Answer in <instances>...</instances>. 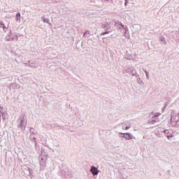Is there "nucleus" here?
<instances>
[{
	"label": "nucleus",
	"mask_w": 179,
	"mask_h": 179,
	"mask_svg": "<svg viewBox=\"0 0 179 179\" xmlns=\"http://www.w3.org/2000/svg\"><path fill=\"white\" fill-rule=\"evenodd\" d=\"M106 1H109V0H106Z\"/></svg>",
	"instance_id": "f704fd0d"
},
{
	"label": "nucleus",
	"mask_w": 179,
	"mask_h": 179,
	"mask_svg": "<svg viewBox=\"0 0 179 179\" xmlns=\"http://www.w3.org/2000/svg\"><path fill=\"white\" fill-rule=\"evenodd\" d=\"M126 72L127 73H131L132 76H135L136 75V70L134 67H129V69H126Z\"/></svg>",
	"instance_id": "39448f33"
},
{
	"label": "nucleus",
	"mask_w": 179,
	"mask_h": 179,
	"mask_svg": "<svg viewBox=\"0 0 179 179\" xmlns=\"http://www.w3.org/2000/svg\"><path fill=\"white\" fill-rule=\"evenodd\" d=\"M0 29H3V30L5 33H6V31H8V27H6V26H5V23H3V22H0Z\"/></svg>",
	"instance_id": "9d476101"
},
{
	"label": "nucleus",
	"mask_w": 179,
	"mask_h": 179,
	"mask_svg": "<svg viewBox=\"0 0 179 179\" xmlns=\"http://www.w3.org/2000/svg\"><path fill=\"white\" fill-rule=\"evenodd\" d=\"M89 34H90V32L87 31L84 33L83 36L86 37V36H89Z\"/></svg>",
	"instance_id": "393cba45"
},
{
	"label": "nucleus",
	"mask_w": 179,
	"mask_h": 179,
	"mask_svg": "<svg viewBox=\"0 0 179 179\" xmlns=\"http://www.w3.org/2000/svg\"><path fill=\"white\" fill-rule=\"evenodd\" d=\"M108 33H110V31L103 32V33L101 34V36H104V35H106V34H108Z\"/></svg>",
	"instance_id": "bb28decb"
},
{
	"label": "nucleus",
	"mask_w": 179,
	"mask_h": 179,
	"mask_svg": "<svg viewBox=\"0 0 179 179\" xmlns=\"http://www.w3.org/2000/svg\"><path fill=\"white\" fill-rule=\"evenodd\" d=\"M165 131H166V129L164 128H162V127L158 128V132H162L163 134H164Z\"/></svg>",
	"instance_id": "a211bd4d"
},
{
	"label": "nucleus",
	"mask_w": 179,
	"mask_h": 179,
	"mask_svg": "<svg viewBox=\"0 0 179 179\" xmlns=\"http://www.w3.org/2000/svg\"><path fill=\"white\" fill-rule=\"evenodd\" d=\"M19 124H17L18 128H21L22 131H24L26 129V125H27V120H26V116L24 115H22L19 119Z\"/></svg>",
	"instance_id": "f03ea898"
},
{
	"label": "nucleus",
	"mask_w": 179,
	"mask_h": 179,
	"mask_svg": "<svg viewBox=\"0 0 179 179\" xmlns=\"http://www.w3.org/2000/svg\"><path fill=\"white\" fill-rule=\"evenodd\" d=\"M174 136L173 135V133H171V134H168V136H166L167 139H171V138H173Z\"/></svg>",
	"instance_id": "4be33fe9"
},
{
	"label": "nucleus",
	"mask_w": 179,
	"mask_h": 179,
	"mask_svg": "<svg viewBox=\"0 0 179 179\" xmlns=\"http://www.w3.org/2000/svg\"><path fill=\"white\" fill-rule=\"evenodd\" d=\"M99 171H99V169H97V168L95 166H92V168L90 169V172L92 173V174L93 176H97V174H99Z\"/></svg>",
	"instance_id": "6e6552de"
},
{
	"label": "nucleus",
	"mask_w": 179,
	"mask_h": 179,
	"mask_svg": "<svg viewBox=\"0 0 179 179\" xmlns=\"http://www.w3.org/2000/svg\"><path fill=\"white\" fill-rule=\"evenodd\" d=\"M113 149H115V147H113Z\"/></svg>",
	"instance_id": "72a5a7b5"
},
{
	"label": "nucleus",
	"mask_w": 179,
	"mask_h": 179,
	"mask_svg": "<svg viewBox=\"0 0 179 179\" xmlns=\"http://www.w3.org/2000/svg\"><path fill=\"white\" fill-rule=\"evenodd\" d=\"M29 176L31 178H33V169H29Z\"/></svg>",
	"instance_id": "412c9836"
},
{
	"label": "nucleus",
	"mask_w": 179,
	"mask_h": 179,
	"mask_svg": "<svg viewBox=\"0 0 179 179\" xmlns=\"http://www.w3.org/2000/svg\"><path fill=\"white\" fill-rule=\"evenodd\" d=\"M167 101L164 103V109L166 108L167 106H169V101H170V99L169 98H166Z\"/></svg>",
	"instance_id": "f3484780"
},
{
	"label": "nucleus",
	"mask_w": 179,
	"mask_h": 179,
	"mask_svg": "<svg viewBox=\"0 0 179 179\" xmlns=\"http://www.w3.org/2000/svg\"><path fill=\"white\" fill-rule=\"evenodd\" d=\"M129 1V0H125V3H128Z\"/></svg>",
	"instance_id": "c756f323"
},
{
	"label": "nucleus",
	"mask_w": 179,
	"mask_h": 179,
	"mask_svg": "<svg viewBox=\"0 0 179 179\" xmlns=\"http://www.w3.org/2000/svg\"><path fill=\"white\" fill-rule=\"evenodd\" d=\"M159 41H161V43H162V44H167V42H166V39H164V37L163 36H160L159 37Z\"/></svg>",
	"instance_id": "2eb2a0df"
},
{
	"label": "nucleus",
	"mask_w": 179,
	"mask_h": 179,
	"mask_svg": "<svg viewBox=\"0 0 179 179\" xmlns=\"http://www.w3.org/2000/svg\"><path fill=\"white\" fill-rule=\"evenodd\" d=\"M118 136L119 138H125V133H119Z\"/></svg>",
	"instance_id": "6ab92c4d"
},
{
	"label": "nucleus",
	"mask_w": 179,
	"mask_h": 179,
	"mask_svg": "<svg viewBox=\"0 0 179 179\" xmlns=\"http://www.w3.org/2000/svg\"><path fill=\"white\" fill-rule=\"evenodd\" d=\"M124 139L131 141V139H136V138L129 133H125Z\"/></svg>",
	"instance_id": "423d86ee"
},
{
	"label": "nucleus",
	"mask_w": 179,
	"mask_h": 179,
	"mask_svg": "<svg viewBox=\"0 0 179 179\" xmlns=\"http://www.w3.org/2000/svg\"><path fill=\"white\" fill-rule=\"evenodd\" d=\"M159 113H155L153 116L148 120V124H155L159 122Z\"/></svg>",
	"instance_id": "20e7f679"
},
{
	"label": "nucleus",
	"mask_w": 179,
	"mask_h": 179,
	"mask_svg": "<svg viewBox=\"0 0 179 179\" xmlns=\"http://www.w3.org/2000/svg\"><path fill=\"white\" fill-rule=\"evenodd\" d=\"M119 29L122 33H123L124 37L127 38V40H129L131 38V35L129 34V29L127 25H124L122 24H120Z\"/></svg>",
	"instance_id": "f257e3e1"
},
{
	"label": "nucleus",
	"mask_w": 179,
	"mask_h": 179,
	"mask_svg": "<svg viewBox=\"0 0 179 179\" xmlns=\"http://www.w3.org/2000/svg\"><path fill=\"white\" fill-rule=\"evenodd\" d=\"M30 132L34 135V129H30Z\"/></svg>",
	"instance_id": "c85d7f7f"
},
{
	"label": "nucleus",
	"mask_w": 179,
	"mask_h": 179,
	"mask_svg": "<svg viewBox=\"0 0 179 179\" xmlns=\"http://www.w3.org/2000/svg\"><path fill=\"white\" fill-rule=\"evenodd\" d=\"M137 82H138V85H142V83H143V81H142V80L141 78H138Z\"/></svg>",
	"instance_id": "5701e85b"
},
{
	"label": "nucleus",
	"mask_w": 179,
	"mask_h": 179,
	"mask_svg": "<svg viewBox=\"0 0 179 179\" xmlns=\"http://www.w3.org/2000/svg\"><path fill=\"white\" fill-rule=\"evenodd\" d=\"M29 66H30V68H38V62H37L36 61L30 62L29 64Z\"/></svg>",
	"instance_id": "1a4fd4ad"
},
{
	"label": "nucleus",
	"mask_w": 179,
	"mask_h": 179,
	"mask_svg": "<svg viewBox=\"0 0 179 179\" xmlns=\"http://www.w3.org/2000/svg\"><path fill=\"white\" fill-rule=\"evenodd\" d=\"M10 87H11L12 89H17V84L13 83L10 85Z\"/></svg>",
	"instance_id": "dca6fc26"
},
{
	"label": "nucleus",
	"mask_w": 179,
	"mask_h": 179,
	"mask_svg": "<svg viewBox=\"0 0 179 179\" xmlns=\"http://www.w3.org/2000/svg\"><path fill=\"white\" fill-rule=\"evenodd\" d=\"M3 112V107H0V114Z\"/></svg>",
	"instance_id": "cd10ccee"
},
{
	"label": "nucleus",
	"mask_w": 179,
	"mask_h": 179,
	"mask_svg": "<svg viewBox=\"0 0 179 179\" xmlns=\"http://www.w3.org/2000/svg\"><path fill=\"white\" fill-rule=\"evenodd\" d=\"M127 4L128 3H124V6H127Z\"/></svg>",
	"instance_id": "7c9ffc66"
},
{
	"label": "nucleus",
	"mask_w": 179,
	"mask_h": 179,
	"mask_svg": "<svg viewBox=\"0 0 179 179\" xmlns=\"http://www.w3.org/2000/svg\"><path fill=\"white\" fill-rule=\"evenodd\" d=\"M41 20H43V23H48L50 24V19L45 17H41Z\"/></svg>",
	"instance_id": "4468645a"
},
{
	"label": "nucleus",
	"mask_w": 179,
	"mask_h": 179,
	"mask_svg": "<svg viewBox=\"0 0 179 179\" xmlns=\"http://www.w3.org/2000/svg\"><path fill=\"white\" fill-rule=\"evenodd\" d=\"M173 133V130L171 129H165V131H164V135H171V134Z\"/></svg>",
	"instance_id": "ddd939ff"
},
{
	"label": "nucleus",
	"mask_w": 179,
	"mask_h": 179,
	"mask_svg": "<svg viewBox=\"0 0 179 179\" xmlns=\"http://www.w3.org/2000/svg\"><path fill=\"white\" fill-rule=\"evenodd\" d=\"M34 140L36 141V138H34Z\"/></svg>",
	"instance_id": "473e14b6"
},
{
	"label": "nucleus",
	"mask_w": 179,
	"mask_h": 179,
	"mask_svg": "<svg viewBox=\"0 0 179 179\" xmlns=\"http://www.w3.org/2000/svg\"><path fill=\"white\" fill-rule=\"evenodd\" d=\"M157 136L160 137V134H159V135H157Z\"/></svg>",
	"instance_id": "2f4dec72"
},
{
	"label": "nucleus",
	"mask_w": 179,
	"mask_h": 179,
	"mask_svg": "<svg viewBox=\"0 0 179 179\" xmlns=\"http://www.w3.org/2000/svg\"><path fill=\"white\" fill-rule=\"evenodd\" d=\"M179 121V113L177 115L175 112L171 113V125L176 127Z\"/></svg>",
	"instance_id": "7ed1b4c3"
},
{
	"label": "nucleus",
	"mask_w": 179,
	"mask_h": 179,
	"mask_svg": "<svg viewBox=\"0 0 179 179\" xmlns=\"http://www.w3.org/2000/svg\"><path fill=\"white\" fill-rule=\"evenodd\" d=\"M101 29H103L104 30H110V29H111V26L108 24H102Z\"/></svg>",
	"instance_id": "f8f14e48"
},
{
	"label": "nucleus",
	"mask_w": 179,
	"mask_h": 179,
	"mask_svg": "<svg viewBox=\"0 0 179 179\" xmlns=\"http://www.w3.org/2000/svg\"><path fill=\"white\" fill-rule=\"evenodd\" d=\"M15 20L17 23H20L22 22L20 13H17L15 15Z\"/></svg>",
	"instance_id": "9b49d317"
},
{
	"label": "nucleus",
	"mask_w": 179,
	"mask_h": 179,
	"mask_svg": "<svg viewBox=\"0 0 179 179\" xmlns=\"http://www.w3.org/2000/svg\"><path fill=\"white\" fill-rule=\"evenodd\" d=\"M1 117L3 120H5V118H6V112L1 113Z\"/></svg>",
	"instance_id": "aec40b11"
},
{
	"label": "nucleus",
	"mask_w": 179,
	"mask_h": 179,
	"mask_svg": "<svg viewBox=\"0 0 179 179\" xmlns=\"http://www.w3.org/2000/svg\"><path fill=\"white\" fill-rule=\"evenodd\" d=\"M41 162H40L41 166L42 167H45V163H47V157H43V155H41Z\"/></svg>",
	"instance_id": "0eeeda50"
},
{
	"label": "nucleus",
	"mask_w": 179,
	"mask_h": 179,
	"mask_svg": "<svg viewBox=\"0 0 179 179\" xmlns=\"http://www.w3.org/2000/svg\"><path fill=\"white\" fill-rule=\"evenodd\" d=\"M144 72L145 73V76L147 79H149V72H148L146 70H144Z\"/></svg>",
	"instance_id": "b1692460"
},
{
	"label": "nucleus",
	"mask_w": 179,
	"mask_h": 179,
	"mask_svg": "<svg viewBox=\"0 0 179 179\" xmlns=\"http://www.w3.org/2000/svg\"><path fill=\"white\" fill-rule=\"evenodd\" d=\"M129 128H131V127H129V126H127V127H122V129H125V130H127V129H129Z\"/></svg>",
	"instance_id": "a878e982"
}]
</instances>
